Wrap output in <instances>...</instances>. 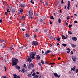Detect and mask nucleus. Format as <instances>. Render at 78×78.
Segmentation results:
<instances>
[{
  "mask_svg": "<svg viewBox=\"0 0 78 78\" xmlns=\"http://www.w3.org/2000/svg\"><path fill=\"white\" fill-rule=\"evenodd\" d=\"M37 31H38V29H37L35 30V32H37Z\"/></svg>",
  "mask_w": 78,
  "mask_h": 78,
  "instance_id": "obj_60",
  "label": "nucleus"
},
{
  "mask_svg": "<svg viewBox=\"0 0 78 78\" xmlns=\"http://www.w3.org/2000/svg\"><path fill=\"white\" fill-rule=\"evenodd\" d=\"M22 72H23V73H24V72H25V71H24V69H22Z\"/></svg>",
  "mask_w": 78,
  "mask_h": 78,
  "instance_id": "obj_44",
  "label": "nucleus"
},
{
  "mask_svg": "<svg viewBox=\"0 0 78 78\" xmlns=\"http://www.w3.org/2000/svg\"><path fill=\"white\" fill-rule=\"evenodd\" d=\"M71 70L72 72V70H73V71H74V70H75V67H74L73 68H71Z\"/></svg>",
  "mask_w": 78,
  "mask_h": 78,
  "instance_id": "obj_24",
  "label": "nucleus"
},
{
  "mask_svg": "<svg viewBox=\"0 0 78 78\" xmlns=\"http://www.w3.org/2000/svg\"><path fill=\"white\" fill-rule=\"evenodd\" d=\"M52 64H55V63H50L49 64V65H52Z\"/></svg>",
  "mask_w": 78,
  "mask_h": 78,
  "instance_id": "obj_37",
  "label": "nucleus"
},
{
  "mask_svg": "<svg viewBox=\"0 0 78 78\" xmlns=\"http://www.w3.org/2000/svg\"><path fill=\"white\" fill-rule=\"evenodd\" d=\"M36 73L37 75H39V72L38 71Z\"/></svg>",
  "mask_w": 78,
  "mask_h": 78,
  "instance_id": "obj_48",
  "label": "nucleus"
},
{
  "mask_svg": "<svg viewBox=\"0 0 78 78\" xmlns=\"http://www.w3.org/2000/svg\"><path fill=\"white\" fill-rule=\"evenodd\" d=\"M41 63L42 64H44V61L41 60Z\"/></svg>",
  "mask_w": 78,
  "mask_h": 78,
  "instance_id": "obj_39",
  "label": "nucleus"
},
{
  "mask_svg": "<svg viewBox=\"0 0 78 78\" xmlns=\"http://www.w3.org/2000/svg\"><path fill=\"white\" fill-rule=\"evenodd\" d=\"M13 75L14 76V78H20V76H17V74H13Z\"/></svg>",
  "mask_w": 78,
  "mask_h": 78,
  "instance_id": "obj_6",
  "label": "nucleus"
},
{
  "mask_svg": "<svg viewBox=\"0 0 78 78\" xmlns=\"http://www.w3.org/2000/svg\"><path fill=\"white\" fill-rule=\"evenodd\" d=\"M23 66L25 68V69H27V66L26 65V64H24V65Z\"/></svg>",
  "mask_w": 78,
  "mask_h": 78,
  "instance_id": "obj_38",
  "label": "nucleus"
},
{
  "mask_svg": "<svg viewBox=\"0 0 78 78\" xmlns=\"http://www.w3.org/2000/svg\"><path fill=\"white\" fill-rule=\"evenodd\" d=\"M22 30L23 31H24L25 30V29H22Z\"/></svg>",
  "mask_w": 78,
  "mask_h": 78,
  "instance_id": "obj_56",
  "label": "nucleus"
},
{
  "mask_svg": "<svg viewBox=\"0 0 78 78\" xmlns=\"http://www.w3.org/2000/svg\"><path fill=\"white\" fill-rule=\"evenodd\" d=\"M36 56H37V58H36L37 60V61H38V60H39L40 58V57L39 55H37Z\"/></svg>",
  "mask_w": 78,
  "mask_h": 78,
  "instance_id": "obj_12",
  "label": "nucleus"
},
{
  "mask_svg": "<svg viewBox=\"0 0 78 78\" xmlns=\"http://www.w3.org/2000/svg\"><path fill=\"white\" fill-rule=\"evenodd\" d=\"M70 44H71V45L73 48L74 47H76V45L75 44H73L72 43H70Z\"/></svg>",
  "mask_w": 78,
  "mask_h": 78,
  "instance_id": "obj_15",
  "label": "nucleus"
},
{
  "mask_svg": "<svg viewBox=\"0 0 78 78\" xmlns=\"http://www.w3.org/2000/svg\"><path fill=\"white\" fill-rule=\"evenodd\" d=\"M25 16H22V19H25Z\"/></svg>",
  "mask_w": 78,
  "mask_h": 78,
  "instance_id": "obj_62",
  "label": "nucleus"
},
{
  "mask_svg": "<svg viewBox=\"0 0 78 78\" xmlns=\"http://www.w3.org/2000/svg\"><path fill=\"white\" fill-rule=\"evenodd\" d=\"M40 21L41 22H42L43 21V20H42L41 19H40Z\"/></svg>",
  "mask_w": 78,
  "mask_h": 78,
  "instance_id": "obj_59",
  "label": "nucleus"
},
{
  "mask_svg": "<svg viewBox=\"0 0 78 78\" xmlns=\"http://www.w3.org/2000/svg\"><path fill=\"white\" fill-rule=\"evenodd\" d=\"M46 19V17L45 16H43L42 17V20L43 22H45V20Z\"/></svg>",
  "mask_w": 78,
  "mask_h": 78,
  "instance_id": "obj_16",
  "label": "nucleus"
},
{
  "mask_svg": "<svg viewBox=\"0 0 78 78\" xmlns=\"http://www.w3.org/2000/svg\"><path fill=\"white\" fill-rule=\"evenodd\" d=\"M30 2L32 3V4H34V2H33V0H31Z\"/></svg>",
  "mask_w": 78,
  "mask_h": 78,
  "instance_id": "obj_45",
  "label": "nucleus"
},
{
  "mask_svg": "<svg viewBox=\"0 0 78 78\" xmlns=\"http://www.w3.org/2000/svg\"><path fill=\"white\" fill-rule=\"evenodd\" d=\"M38 77H39L38 75H36L33 78H38Z\"/></svg>",
  "mask_w": 78,
  "mask_h": 78,
  "instance_id": "obj_20",
  "label": "nucleus"
},
{
  "mask_svg": "<svg viewBox=\"0 0 78 78\" xmlns=\"http://www.w3.org/2000/svg\"><path fill=\"white\" fill-rule=\"evenodd\" d=\"M5 42V41L3 40H0V43H1V44L2 42Z\"/></svg>",
  "mask_w": 78,
  "mask_h": 78,
  "instance_id": "obj_17",
  "label": "nucleus"
},
{
  "mask_svg": "<svg viewBox=\"0 0 78 78\" xmlns=\"http://www.w3.org/2000/svg\"><path fill=\"white\" fill-rule=\"evenodd\" d=\"M21 26H22V27H24V24L22 23L21 24Z\"/></svg>",
  "mask_w": 78,
  "mask_h": 78,
  "instance_id": "obj_40",
  "label": "nucleus"
},
{
  "mask_svg": "<svg viewBox=\"0 0 78 78\" xmlns=\"http://www.w3.org/2000/svg\"><path fill=\"white\" fill-rule=\"evenodd\" d=\"M43 1L42 0H40V2H42V3H44V2H43Z\"/></svg>",
  "mask_w": 78,
  "mask_h": 78,
  "instance_id": "obj_55",
  "label": "nucleus"
},
{
  "mask_svg": "<svg viewBox=\"0 0 78 78\" xmlns=\"http://www.w3.org/2000/svg\"><path fill=\"white\" fill-rule=\"evenodd\" d=\"M67 9L68 10H70V5H68Z\"/></svg>",
  "mask_w": 78,
  "mask_h": 78,
  "instance_id": "obj_29",
  "label": "nucleus"
},
{
  "mask_svg": "<svg viewBox=\"0 0 78 78\" xmlns=\"http://www.w3.org/2000/svg\"><path fill=\"white\" fill-rule=\"evenodd\" d=\"M36 55V52H32L30 54V57L33 58V57H34Z\"/></svg>",
  "mask_w": 78,
  "mask_h": 78,
  "instance_id": "obj_2",
  "label": "nucleus"
},
{
  "mask_svg": "<svg viewBox=\"0 0 78 78\" xmlns=\"http://www.w3.org/2000/svg\"><path fill=\"white\" fill-rule=\"evenodd\" d=\"M74 15L76 17H77V15L76 14H74Z\"/></svg>",
  "mask_w": 78,
  "mask_h": 78,
  "instance_id": "obj_52",
  "label": "nucleus"
},
{
  "mask_svg": "<svg viewBox=\"0 0 78 78\" xmlns=\"http://www.w3.org/2000/svg\"><path fill=\"white\" fill-rule=\"evenodd\" d=\"M58 22L60 23L61 22V19L59 18L58 20Z\"/></svg>",
  "mask_w": 78,
  "mask_h": 78,
  "instance_id": "obj_30",
  "label": "nucleus"
},
{
  "mask_svg": "<svg viewBox=\"0 0 78 78\" xmlns=\"http://www.w3.org/2000/svg\"><path fill=\"white\" fill-rule=\"evenodd\" d=\"M20 6L21 7V8H25V6H27V5H25V4H20Z\"/></svg>",
  "mask_w": 78,
  "mask_h": 78,
  "instance_id": "obj_7",
  "label": "nucleus"
},
{
  "mask_svg": "<svg viewBox=\"0 0 78 78\" xmlns=\"http://www.w3.org/2000/svg\"><path fill=\"white\" fill-rule=\"evenodd\" d=\"M53 14H54V16H55V17H56V13H54Z\"/></svg>",
  "mask_w": 78,
  "mask_h": 78,
  "instance_id": "obj_61",
  "label": "nucleus"
},
{
  "mask_svg": "<svg viewBox=\"0 0 78 78\" xmlns=\"http://www.w3.org/2000/svg\"><path fill=\"white\" fill-rule=\"evenodd\" d=\"M38 65L39 66L41 67V66H42V64H41V63L39 62L38 63Z\"/></svg>",
  "mask_w": 78,
  "mask_h": 78,
  "instance_id": "obj_27",
  "label": "nucleus"
},
{
  "mask_svg": "<svg viewBox=\"0 0 78 78\" xmlns=\"http://www.w3.org/2000/svg\"><path fill=\"white\" fill-rule=\"evenodd\" d=\"M4 68L5 69V71L6 72V69H7V68H6V66H4Z\"/></svg>",
  "mask_w": 78,
  "mask_h": 78,
  "instance_id": "obj_34",
  "label": "nucleus"
},
{
  "mask_svg": "<svg viewBox=\"0 0 78 78\" xmlns=\"http://www.w3.org/2000/svg\"><path fill=\"white\" fill-rule=\"evenodd\" d=\"M48 53L47 52V51L45 52L44 55H48Z\"/></svg>",
  "mask_w": 78,
  "mask_h": 78,
  "instance_id": "obj_42",
  "label": "nucleus"
},
{
  "mask_svg": "<svg viewBox=\"0 0 78 78\" xmlns=\"http://www.w3.org/2000/svg\"><path fill=\"white\" fill-rule=\"evenodd\" d=\"M12 66H15L14 67L17 70H20L21 68L18 65H17V63L19 62V60L17 59L16 58H13L12 60Z\"/></svg>",
  "mask_w": 78,
  "mask_h": 78,
  "instance_id": "obj_1",
  "label": "nucleus"
},
{
  "mask_svg": "<svg viewBox=\"0 0 78 78\" xmlns=\"http://www.w3.org/2000/svg\"><path fill=\"white\" fill-rule=\"evenodd\" d=\"M68 33H69V34H72V32L70 31H68Z\"/></svg>",
  "mask_w": 78,
  "mask_h": 78,
  "instance_id": "obj_31",
  "label": "nucleus"
},
{
  "mask_svg": "<svg viewBox=\"0 0 78 78\" xmlns=\"http://www.w3.org/2000/svg\"><path fill=\"white\" fill-rule=\"evenodd\" d=\"M35 75H36L35 73H33L32 74V76H35Z\"/></svg>",
  "mask_w": 78,
  "mask_h": 78,
  "instance_id": "obj_41",
  "label": "nucleus"
},
{
  "mask_svg": "<svg viewBox=\"0 0 78 78\" xmlns=\"http://www.w3.org/2000/svg\"><path fill=\"white\" fill-rule=\"evenodd\" d=\"M64 3V1H63V0H61V4H63Z\"/></svg>",
  "mask_w": 78,
  "mask_h": 78,
  "instance_id": "obj_46",
  "label": "nucleus"
},
{
  "mask_svg": "<svg viewBox=\"0 0 78 78\" xmlns=\"http://www.w3.org/2000/svg\"><path fill=\"white\" fill-rule=\"evenodd\" d=\"M23 12V9H21L20 10V12L21 13H22Z\"/></svg>",
  "mask_w": 78,
  "mask_h": 78,
  "instance_id": "obj_23",
  "label": "nucleus"
},
{
  "mask_svg": "<svg viewBox=\"0 0 78 78\" xmlns=\"http://www.w3.org/2000/svg\"><path fill=\"white\" fill-rule=\"evenodd\" d=\"M47 52L48 53H50L51 52V50H47Z\"/></svg>",
  "mask_w": 78,
  "mask_h": 78,
  "instance_id": "obj_22",
  "label": "nucleus"
},
{
  "mask_svg": "<svg viewBox=\"0 0 78 78\" xmlns=\"http://www.w3.org/2000/svg\"><path fill=\"white\" fill-rule=\"evenodd\" d=\"M31 58H30V57H28V58L27 59V61H28L29 63H30L32 60H31Z\"/></svg>",
  "mask_w": 78,
  "mask_h": 78,
  "instance_id": "obj_8",
  "label": "nucleus"
},
{
  "mask_svg": "<svg viewBox=\"0 0 78 78\" xmlns=\"http://www.w3.org/2000/svg\"><path fill=\"white\" fill-rule=\"evenodd\" d=\"M2 20H0V23H2Z\"/></svg>",
  "mask_w": 78,
  "mask_h": 78,
  "instance_id": "obj_64",
  "label": "nucleus"
},
{
  "mask_svg": "<svg viewBox=\"0 0 78 78\" xmlns=\"http://www.w3.org/2000/svg\"><path fill=\"white\" fill-rule=\"evenodd\" d=\"M2 48H6V45L5 44H2Z\"/></svg>",
  "mask_w": 78,
  "mask_h": 78,
  "instance_id": "obj_14",
  "label": "nucleus"
},
{
  "mask_svg": "<svg viewBox=\"0 0 78 78\" xmlns=\"http://www.w3.org/2000/svg\"><path fill=\"white\" fill-rule=\"evenodd\" d=\"M56 40H57L58 41H60V38L59 37H58L56 39Z\"/></svg>",
  "mask_w": 78,
  "mask_h": 78,
  "instance_id": "obj_32",
  "label": "nucleus"
},
{
  "mask_svg": "<svg viewBox=\"0 0 78 78\" xmlns=\"http://www.w3.org/2000/svg\"><path fill=\"white\" fill-rule=\"evenodd\" d=\"M9 8H10V9H11L12 8V6H9Z\"/></svg>",
  "mask_w": 78,
  "mask_h": 78,
  "instance_id": "obj_58",
  "label": "nucleus"
},
{
  "mask_svg": "<svg viewBox=\"0 0 78 78\" xmlns=\"http://www.w3.org/2000/svg\"><path fill=\"white\" fill-rule=\"evenodd\" d=\"M68 50H69V51L70 53V49H69L68 48Z\"/></svg>",
  "mask_w": 78,
  "mask_h": 78,
  "instance_id": "obj_54",
  "label": "nucleus"
},
{
  "mask_svg": "<svg viewBox=\"0 0 78 78\" xmlns=\"http://www.w3.org/2000/svg\"><path fill=\"white\" fill-rule=\"evenodd\" d=\"M29 14V18H31L32 19L33 18V14L32 12H30V11L28 12Z\"/></svg>",
  "mask_w": 78,
  "mask_h": 78,
  "instance_id": "obj_4",
  "label": "nucleus"
},
{
  "mask_svg": "<svg viewBox=\"0 0 78 78\" xmlns=\"http://www.w3.org/2000/svg\"><path fill=\"white\" fill-rule=\"evenodd\" d=\"M49 38H50V39L51 40H52L53 39V37H52L51 36H50L49 37Z\"/></svg>",
  "mask_w": 78,
  "mask_h": 78,
  "instance_id": "obj_21",
  "label": "nucleus"
},
{
  "mask_svg": "<svg viewBox=\"0 0 78 78\" xmlns=\"http://www.w3.org/2000/svg\"><path fill=\"white\" fill-rule=\"evenodd\" d=\"M62 39H66V37H65V36H64V35H62Z\"/></svg>",
  "mask_w": 78,
  "mask_h": 78,
  "instance_id": "obj_25",
  "label": "nucleus"
},
{
  "mask_svg": "<svg viewBox=\"0 0 78 78\" xmlns=\"http://www.w3.org/2000/svg\"><path fill=\"white\" fill-rule=\"evenodd\" d=\"M49 23H50V24H52L53 23L51 21H50Z\"/></svg>",
  "mask_w": 78,
  "mask_h": 78,
  "instance_id": "obj_51",
  "label": "nucleus"
},
{
  "mask_svg": "<svg viewBox=\"0 0 78 78\" xmlns=\"http://www.w3.org/2000/svg\"><path fill=\"white\" fill-rule=\"evenodd\" d=\"M57 78H60V75H57Z\"/></svg>",
  "mask_w": 78,
  "mask_h": 78,
  "instance_id": "obj_50",
  "label": "nucleus"
},
{
  "mask_svg": "<svg viewBox=\"0 0 78 78\" xmlns=\"http://www.w3.org/2000/svg\"><path fill=\"white\" fill-rule=\"evenodd\" d=\"M73 41H77V38L76 37H73L72 38Z\"/></svg>",
  "mask_w": 78,
  "mask_h": 78,
  "instance_id": "obj_9",
  "label": "nucleus"
},
{
  "mask_svg": "<svg viewBox=\"0 0 78 78\" xmlns=\"http://www.w3.org/2000/svg\"><path fill=\"white\" fill-rule=\"evenodd\" d=\"M22 48H23V46H21V47H19L18 48H19L20 49H21Z\"/></svg>",
  "mask_w": 78,
  "mask_h": 78,
  "instance_id": "obj_43",
  "label": "nucleus"
},
{
  "mask_svg": "<svg viewBox=\"0 0 78 78\" xmlns=\"http://www.w3.org/2000/svg\"><path fill=\"white\" fill-rule=\"evenodd\" d=\"M17 14L18 15H20V13L19 12H18Z\"/></svg>",
  "mask_w": 78,
  "mask_h": 78,
  "instance_id": "obj_49",
  "label": "nucleus"
},
{
  "mask_svg": "<svg viewBox=\"0 0 78 78\" xmlns=\"http://www.w3.org/2000/svg\"><path fill=\"white\" fill-rule=\"evenodd\" d=\"M10 49L11 50H12V49H13V48H12V47H10Z\"/></svg>",
  "mask_w": 78,
  "mask_h": 78,
  "instance_id": "obj_63",
  "label": "nucleus"
},
{
  "mask_svg": "<svg viewBox=\"0 0 78 78\" xmlns=\"http://www.w3.org/2000/svg\"><path fill=\"white\" fill-rule=\"evenodd\" d=\"M67 20H69V17L67 16Z\"/></svg>",
  "mask_w": 78,
  "mask_h": 78,
  "instance_id": "obj_53",
  "label": "nucleus"
},
{
  "mask_svg": "<svg viewBox=\"0 0 78 78\" xmlns=\"http://www.w3.org/2000/svg\"><path fill=\"white\" fill-rule=\"evenodd\" d=\"M72 27V25L71 24L70 25H69L68 26L69 28H71Z\"/></svg>",
  "mask_w": 78,
  "mask_h": 78,
  "instance_id": "obj_33",
  "label": "nucleus"
},
{
  "mask_svg": "<svg viewBox=\"0 0 78 78\" xmlns=\"http://www.w3.org/2000/svg\"><path fill=\"white\" fill-rule=\"evenodd\" d=\"M72 59L73 61L76 62V57L75 56H72Z\"/></svg>",
  "mask_w": 78,
  "mask_h": 78,
  "instance_id": "obj_5",
  "label": "nucleus"
},
{
  "mask_svg": "<svg viewBox=\"0 0 78 78\" xmlns=\"http://www.w3.org/2000/svg\"><path fill=\"white\" fill-rule=\"evenodd\" d=\"M75 72L76 73H78V69H76L75 70Z\"/></svg>",
  "mask_w": 78,
  "mask_h": 78,
  "instance_id": "obj_35",
  "label": "nucleus"
},
{
  "mask_svg": "<svg viewBox=\"0 0 78 78\" xmlns=\"http://www.w3.org/2000/svg\"><path fill=\"white\" fill-rule=\"evenodd\" d=\"M32 67H34V65L33 64V63H31L29 64V66L30 67H29V69H30L31 68V67H32Z\"/></svg>",
  "mask_w": 78,
  "mask_h": 78,
  "instance_id": "obj_10",
  "label": "nucleus"
},
{
  "mask_svg": "<svg viewBox=\"0 0 78 78\" xmlns=\"http://www.w3.org/2000/svg\"><path fill=\"white\" fill-rule=\"evenodd\" d=\"M62 45L63 46V47H65V46H66L67 45L66 44H62Z\"/></svg>",
  "mask_w": 78,
  "mask_h": 78,
  "instance_id": "obj_36",
  "label": "nucleus"
},
{
  "mask_svg": "<svg viewBox=\"0 0 78 78\" xmlns=\"http://www.w3.org/2000/svg\"><path fill=\"white\" fill-rule=\"evenodd\" d=\"M24 37H27V39H28V38L30 37V35L26 34L25 35Z\"/></svg>",
  "mask_w": 78,
  "mask_h": 78,
  "instance_id": "obj_13",
  "label": "nucleus"
},
{
  "mask_svg": "<svg viewBox=\"0 0 78 78\" xmlns=\"http://www.w3.org/2000/svg\"><path fill=\"white\" fill-rule=\"evenodd\" d=\"M51 19H52V20H54V18L53 17V16H51L50 17Z\"/></svg>",
  "mask_w": 78,
  "mask_h": 78,
  "instance_id": "obj_28",
  "label": "nucleus"
},
{
  "mask_svg": "<svg viewBox=\"0 0 78 78\" xmlns=\"http://www.w3.org/2000/svg\"><path fill=\"white\" fill-rule=\"evenodd\" d=\"M45 5L46 6H48V5H49V4H48V2H45Z\"/></svg>",
  "mask_w": 78,
  "mask_h": 78,
  "instance_id": "obj_19",
  "label": "nucleus"
},
{
  "mask_svg": "<svg viewBox=\"0 0 78 78\" xmlns=\"http://www.w3.org/2000/svg\"><path fill=\"white\" fill-rule=\"evenodd\" d=\"M34 38H36V35H34Z\"/></svg>",
  "mask_w": 78,
  "mask_h": 78,
  "instance_id": "obj_57",
  "label": "nucleus"
},
{
  "mask_svg": "<svg viewBox=\"0 0 78 78\" xmlns=\"http://www.w3.org/2000/svg\"><path fill=\"white\" fill-rule=\"evenodd\" d=\"M16 12V11L14 9H13L12 11H11V14L12 15V16H14V14Z\"/></svg>",
  "mask_w": 78,
  "mask_h": 78,
  "instance_id": "obj_11",
  "label": "nucleus"
},
{
  "mask_svg": "<svg viewBox=\"0 0 78 78\" xmlns=\"http://www.w3.org/2000/svg\"><path fill=\"white\" fill-rule=\"evenodd\" d=\"M54 75L55 77H57V76H58V74H57V73H54Z\"/></svg>",
  "mask_w": 78,
  "mask_h": 78,
  "instance_id": "obj_18",
  "label": "nucleus"
},
{
  "mask_svg": "<svg viewBox=\"0 0 78 78\" xmlns=\"http://www.w3.org/2000/svg\"><path fill=\"white\" fill-rule=\"evenodd\" d=\"M74 23H78V21H74Z\"/></svg>",
  "mask_w": 78,
  "mask_h": 78,
  "instance_id": "obj_47",
  "label": "nucleus"
},
{
  "mask_svg": "<svg viewBox=\"0 0 78 78\" xmlns=\"http://www.w3.org/2000/svg\"><path fill=\"white\" fill-rule=\"evenodd\" d=\"M68 6H70V2L69 1H68Z\"/></svg>",
  "mask_w": 78,
  "mask_h": 78,
  "instance_id": "obj_26",
  "label": "nucleus"
},
{
  "mask_svg": "<svg viewBox=\"0 0 78 78\" xmlns=\"http://www.w3.org/2000/svg\"><path fill=\"white\" fill-rule=\"evenodd\" d=\"M31 44L33 45H34V46H37L38 44L37 41H34L32 42Z\"/></svg>",
  "mask_w": 78,
  "mask_h": 78,
  "instance_id": "obj_3",
  "label": "nucleus"
}]
</instances>
